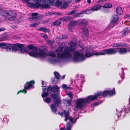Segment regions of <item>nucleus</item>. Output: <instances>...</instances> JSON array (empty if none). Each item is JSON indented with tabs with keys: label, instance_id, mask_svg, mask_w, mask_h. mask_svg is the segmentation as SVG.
I'll list each match as a JSON object with an SVG mask.
<instances>
[{
	"label": "nucleus",
	"instance_id": "f3484780",
	"mask_svg": "<svg viewBox=\"0 0 130 130\" xmlns=\"http://www.w3.org/2000/svg\"><path fill=\"white\" fill-rule=\"evenodd\" d=\"M85 58V57L84 55H81L79 56L74 57L73 59L75 61L79 62L82 61Z\"/></svg>",
	"mask_w": 130,
	"mask_h": 130
},
{
	"label": "nucleus",
	"instance_id": "20e7f679",
	"mask_svg": "<svg viewBox=\"0 0 130 130\" xmlns=\"http://www.w3.org/2000/svg\"><path fill=\"white\" fill-rule=\"evenodd\" d=\"M91 102L90 98L88 96L86 98H80L78 99L76 102V108H82L85 105V104L89 103Z\"/></svg>",
	"mask_w": 130,
	"mask_h": 130
},
{
	"label": "nucleus",
	"instance_id": "9d476101",
	"mask_svg": "<svg viewBox=\"0 0 130 130\" xmlns=\"http://www.w3.org/2000/svg\"><path fill=\"white\" fill-rule=\"evenodd\" d=\"M35 83V82L34 80H31L29 82H27L24 85V89L26 90L31 88Z\"/></svg>",
	"mask_w": 130,
	"mask_h": 130
},
{
	"label": "nucleus",
	"instance_id": "0e129e2a",
	"mask_svg": "<svg viewBox=\"0 0 130 130\" xmlns=\"http://www.w3.org/2000/svg\"><path fill=\"white\" fill-rule=\"evenodd\" d=\"M44 31L45 32H48L49 31V30L47 28H45Z\"/></svg>",
	"mask_w": 130,
	"mask_h": 130
},
{
	"label": "nucleus",
	"instance_id": "f257e3e1",
	"mask_svg": "<svg viewBox=\"0 0 130 130\" xmlns=\"http://www.w3.org/2000/svg\"><path fill=\"white\" fill-rule=\"evenodd\" d=\"M76 45V44L75 42H73L72 41H71L70 46H66V48L64 50L63 53H58L57 54V57L60 58L71 57L72 55L70 52L75 51V47Z\"/></svg>",
	"mask_w": 130,
	"mask_h": 130
},
{
	"label": "nucleus",
	"instance_id": "09e8293b",
	"mask_svg": "<svg viewBox=\"0 0 130 130\" xmlns=\"http://www.w3.org/2000/svg\"><path fill=\"white\" fill-rule=\"evenodd\" d=\"M64 3H63L62 4V5H61V7L62 8H65L66 7H67V5H68L69 4V3H67L66 2H63Z\"/></svg>",
	"mask_w": 130,
	"mask_h": 130
},
{
	"label": "nucleus",
	"instance_id": "0eeeda50",
	"mask_svg": "<svg viewBox=\"0 0 130 130\" xmlns=\"http://www.w3.org/2000/svg\"><path fill=\"white\" fill-rule=\"evenodd\" d=\"M101 52H98L96 51H93L92 53H86L85 56L86 57H89L93 55L99 56L101 55H105V49L102 50Z\"/></svg>",
	"mask_w": 130,
	"mask_h": 130
},
{
	"label": "nucleus",
	"instance_id": "ea45409f",
	"mask_svg": "<svg viewBox=\"0 0 130 130\" xmlns=\"http://www.w3.org/2000/svg\"><path fill=\"white\" fill-rule=\"evenodd\" d=\"M7 43H0V46L2 48L6 49V47Z\"/></svg>",
	"mask_w": 130,
	"mask_h": 130
},
{
	"label": "nucleus",
	"instance_id": "774afa93",
	"mask_svg": "<svg viewBox=\"0 0 130 130\" xmlns=\"http://www.w3.org/2000/svg\"><path fill=\"white\" fill-rule=\"evenodd\" d=\"M128 106L129 107L128 108L130 110V98L129 99V103L128 104Z\"/></svg>",
	"mask_w": 130,
	"mask_h": 130
},
{
	"label": "nucleus",
	"instance_id": "e2e57ef3",
	"mask_svg": "<svg viewBox=\"0 0 130 130\" xmlns=\"http://www.w3.org/2000/svg\"><path fill=\"white\" fill-rule=\"evenodd\" d=\"M75 12V11L74 10L72 11L71 12H70L69 13V14L71 15L74 13Z\"/></svg>",
	"mask_w": 130,
	"mask_h": 130
},
{
	"label": "nucleus",
	"instance_id": "4c0bfd02",
	"mask_svg": "<svg viewBox=\"0 0 130 130\" xmlns=\"http://www.w3.org/2000/svg\"><path fill=\"white\" fill-rule=\"evenodd\" d=\"M61 22L59 21H56L53 22L52 24V25L53 26L59 25L61 24Z\"/></svg>",
	"mask_w": 130,
	"mask_h": 130
},
{
	"label": "nucleus",
	"instance_id": "79ce46f5",
	"mask_svg": "<svg viewBox=\"0 0 130 130\" xmlns=\"http://www.w3.org/2000/svg\"><path fill=\"white\" fill-rule=\"evenodd\" d=\"M77 24V22L76 21H72L69 23V25L71 26L74 27Z\"/></svg>",
	"mask_w": 130,
	"mask_h": 130
},
{
	"label": "nucleus",
	"instance_id": "c85d7f7f",
	"mask_svg": "<svg viewBox=\"0 0 130 130\" xmlns=\"http://www.w3.org/2000/svg\"><path fill=\"white\" fill-rule=\"evenodd\" d=\"M130 31V29H129L128 28H126L125 29H123L122 32V35L123 36H125L127 35L129 32Z\"/></svg>",
	"mask_w": 130,
	"mask_h": 130
},
{
	"label": "nucleus",
	"instance_id": "1a4fd4ad",
	"mask_svg": "<svg viewBox=\"0 0 130 130\" xmlns=\"http://www.w3.org/2000/svg\"><path fill=\"white\" fill-rule=\"evenodd\" d=\"M102 92L101 91L97 92V93H95V95H89V96L90 99L91 101H93L98 100L99 96H101L102 94Z\"/></svg>",
	"mask_w": 130,
	"mask_h": 130
},
{
	"label": "nucleus",
	"instance_id": "a211bd4d",
	"mask_svg": "<svg viewBox=\"0 0 130 130\" xmlns=\"http://www.w3.org/2000/svg\"><path fill=\"white\" fill-rule=\"evenodd\" d=\"M102 7V6L100 5H97L93 6L90 9L91 12L96 11L99 10Z\"/></svg>",
	"mask_w": 130,
	"mask_h": 130
},
{
	"label": "nucleus",
	"instance_id": "412c9836",
	"mask_svg": "<svg viewBox=\"0 0 130 130\" xmlns=\"http://www.w3.org/2000/svg\"><path fill=\"white\" fill-rule=\"evenodd\" d=\"M50 108L52 111L54 113L56 112L57 111V109L56 106L53 104H51Z\"/></svg>",
	"mask_w": 130,
	"mask_h": 130
},
{
	"label": "nucleus",
	"instance_id": "e433bc0d",
	"mask_svg": "<svg viewBox=\"0 0 130 130\" xmlns=\"http://www.w3.org/2000/svg\"><path fill=\"white\" fill-rule=\"evenodd\" d=\"M44 101L46 103H50L52 101L51 99L49 97H46L45 99H44Z\"/></svg>",
	"mask_w": 130,
	"mask_h": 130
},
{
	"label": "nucleus",
	"instance_id": "423d86ee",
	"mask_svg": "<svg viewBox=\"0 0 130 130\" xmlns=\"http://www.w3.org/2000/svg\"><path fill=\"white\" fill-rule=\"evenodd\" d=\"M27 47L29 50H32V51H29L27 50L26 48V50H25V52L28 54L30 56L32 57L33 56H35L37 55V53L36 51H37L38 49V47L36 46H33L32 44H30L27 46Z\"/></svg>",
	"mask_w": 130,
	"mask_h": 130
},
{
	"label": "nucleus",
	"instance_id": "a18cd8bd",
	"mask_svg": "<svg viewBox=\"0 0 130 130\" xmlns=\"http://www.w3.org/2000/svg\"><path fill=\"white\" fill-rule=\"evenodd\" d=\"M59 80V79H57L55 77V78H51V81L54 84L57 83Z\"/></svg>",
	"mask_w": 130,
	"mask_h": 130
},
{
	"label": "nucleus",
	"instance_id": "2eb2a0df",
	"mask_svg": "<svg viewBox=\"0 0 130 130\" xmlns=\"http://www.w3.org/2000/svg\"><path fill=\"white\" fill-rule=\"evenodd\" d=\"M9 13V11L7 10H2V13L1 14V15L5 18L6 20H8Z\"/></svg>",
	"mask_w": 130,
	"mask_h": 130
},
{
	"label": "nucleus",
	"instance_id": "393cba45",
	"mask_svg": "<svg viewBox=\"0 0 130 130\" xmlns=\"http://www.w3.org/2000/svg\"><path fill=\"white\" fill-rule=\"evenodd\" d=\"M108 95L109 96H111L114 95L116 94L115 89L113 88L112 90H108Z\"/></svg>",
	"mask_w": 130,
	"mask_h": 130
},
{
	"label": "nucleus",
	"instance_id": "6e6d98bb",
	"mask_svg": "<svg viewBox=\"0 0 130 130\" xmlns=\"http://www.w3.org/2000/svg\"><path fill=\"white\" fill-rule=\"evenodd\" d=\"M70 122H72V123H74L75 122L76 120H74L73 118H71V117L70 119Z\"/></svg>",
	"mask_w": 130,
	"mask_h": 130
},
{
	"label": "nucleus",
	"instance_id": "c756f323",
	"mask_svg": "<svg viewBox=\"0 0 130 130\" xmlns=\"http://www.w3.org/2000/svg\"><path fill=\"white\" fill-rule=\"evenodd\" d=\"M72 18L71 17H64L61 19L62 21H68L72 19Z\"/></svg>",
	"mask_w": 130,
	"mask_h": 130
},
{
	"label": "nucleus",
	"instance_id": "603ef678",
	"mask_svg": "<svg viewBox=\"0 0 130 130\" xmlns=\"http://www.w3.org/2000/svg\"><path fill=\"white\" fill-rule=\"evenodd\" d=\"M48 55L53 57H55L56 56V55L53 52L50 51L48 52Z\"/></svg>",
	"mask_w": 130,
	"mask_h": 130
},
{
	"label": "nucleus",
	"instance_id": "7ed1b4c3",
	"mask_svg": "<svg viewBox=\"0 0 130 130\" xmlns=\"http://www.w3.org/2000/svg\"><path fill=\"white\" fill-rule=\"evenodd\" d=\"M128 51L126 48L122 47L118 48H109L108 49H105V55H112L116 54L117 52H119V54L123 55L126 53Z\"/></svg>",
	"mask_w": 130,
	"mask_h": 130
},
{
	"label": "nucleus",
	"instance_id": "a878e982",
	"mask_svg": "<svg viewBox=\"0 0 130 130\" xmlns=\"http://www.w3.org/2000/svg\"><path fill=\"white\" fill-rule=\"evenodd\" d=\"M116 11V13L119 15H121L123 13L122 8L120 7H117Z\"/></svg>",
	"mask_w": 130,
	"mask_h": 130
},
{
	"label": "nucleus",
	"instance_id": "dca6fc26",
	"mask_svg": "<svg viewBox=\"0 0 130 130\" xmlns=\"http://www.w3.org/2000/svg\"><path fill=\"white\" fill-rule=\"evenodd\" d=\"M63 115L65 118L64 120L67 121V120H69L71 117L69 115V111H67L66 110L64 111L63 112Z\"/></svg>",
	"mask_w": 130,
	"mask_h": 130
},
{
	"label": "nucleus",
	"instance_id": "473e14b6",
	"mask_svg": "<svg viewBox=\"0 0 130 130\" xmlns=\"http://www.w3.org/2000/svg\"><path fill=\"white\" fill-rule=\"evenodd\" d=\"M37 21L34 23H32L29 25L30 27H34L39 25L40 23V21L39 20H37Z\"/></svg>",
	"mask_w": 130,
	"mask_h": 130
},
{
	"label": "nucleus",
	"instance_id": "5fc2aeb1",
	"mask_svg": "<svg viewBox=\"0 0 130 130\" xmlns=\"http://www.w3.org/2000/svg\"><path fill=\"white\" fill-rule=\"evenodd\" d=\"M21 92L24 93L25 94L26 93H27V91L24 89L23 90H20L18 92L17 94H18Z\"/></svg>",
	"mask_w": 130,
	"mask_h": 130
},
{
	"label": "nucleus",
	"instance_id": "bf43d9fd",
	"mask_svg": "<svg viewBox=\"0 0 130 130\" xmlns=\"http://www.w3.org/2000/svg\"><path fill=\"white\" fill-rule=\"evenodd\" d=\"M44 88H42V90L43 91L42 93H43L45 92V91L47 90V87L45 86H43Z\"/></svg>",
	"mask_w": 130,
	"mask_h": 130
},
{
	"label": "nucleus",
	"instance_id": "de8ad7c7",
	"mask_svg": "<svg viewBox=\"0 0 130 130\" xmlns=\"http://www.w3.org/2000/svg\"><path fill=\"white\" fill-rule=\"evenodd\" d=\"M84 14H89L91 13L90 9H87L82 11Z\"/></svg>",
	"mask_w": 130,
	"mask_h": 130
},
{
	"label": "nucleus",
	"instance_id": "9b49d317",
	"mask_svg": "<svg viewBox=\"0 0 130 130\" xmlns=\"http://www.w3.org/2000/svg\"><path fill=\"white\" fill-rule=\"evenodd\" d=\"M129 46V45L125 43H113L112 44V46L116 47H126Z\"/></svg>",
	"mask_w": 130,
	"mask_h": 130
},
{
	"label": "nucleus",
	"instance_id": "6ab92c4d",
	"mask_svg": "<svg viewBox=\"0 0 130 130\" xmlns=\"http://www.w3.org/2000/svg\"><path fill=\"white\" fill-rule=\"evenodd\" d=\"M54 0H53L52 1V0H44V1H43L42 0V2H41V4H45L48 5L49 6V7L48 8H44L42 9L43 8L46 9L49 8H50V6L48 4H45V3L46 2H47V3H48L50 5H52L53 4V2H54Z\"/></svg>",
	"mask_w": 130,
	"mask_h": 130
},
{
	"label": "nucleus",
	"instance_id": "2f4dec72",
	"mask_svg": "<svg viewBox=\"0 0 130 130\" xmlns=\"http://www.w3.org/2000/svg\"><path fill=\"white\" fill-rule=\"evenodd\" d=\"M12 44L7 43L6 50L7 51H11L12 50Z\"/></svg>",
	"mask_w": 130,
	"mask_h": 130
},
{
	"label": "nucleus",
	"instance_id": "bb28decb",
	"mask_svg": "<svg viewBox=\"0 0 130 130\" xmlns=\"http://www.w3.org/2000/svg\"><path fill=\"white\" fill-rule=\"evenodd\" d=\"M9 15L8 20L10 18L15 17L16 14L14 11H9Z\"/></svg>",
	"mask_w": 130,
	"mask_h": 130
},
{
	"label": "nucleus",
	"instance_id": "5701e85b",
	"mask_svg": "<svg viewBox=\"0 0 130 130\" xmlns=\"http://www.w3.org/2000/svg\"><path fill=\"white\" fill-rule=\"evenodd\" d=\"M53 103L56 106H58L60 103L61 101L60 99L57 98L56 99H54L53 100Z\"/></svg>",
	"mask_w": 130,
	"mask_h": 130
},
{
	"label": "nucleus",
	"instance_id": "39448f33",
	"mask_svg": "<svg viewBox=\"0 0 130 130\" xmlns=\"http://www.w3.org/2000/svg\"><path fill=\"white\" fill-rule=\"evenodd\" d=\"M12 51L16 52L19 50L21 53H25L26 47L24 46V44L20 43H17L16 44H12Z\"/></svg>",
	"mask_w": 130,
	"mask_h": 130
},
{
	"label": "nucleus",
	"instance_id": "680f3d73",
	"mask_svg": "<svg viewBox=\"0 0 130 130\" xmlns=\"http://www.w3.org/2000/svg\"><path fill=\"white\" fill-rule=\"evenodd\" d=\"M99 103L98 102H97L94 103L93 104V105L94 106H97L99 105Z\"/></svg>",
	"mask_w": 130,
	"mask_h": 130
},
{
	"label": "nucleus",
	"instance_id": "cd10ccee",
	"mask_svg": "<svg viewBox=\"0 0 130 130\" xmlns=\"http://www.w3.org/2000/svg\"><path fill=\"white\" fill-rule=\"evenodd\" d=\"M52 92L54 93L58 92L59 90V88L56 85L53 86L52 87Z\"/></svg>",
	"mask_w": 130,
	"mask_h": 130
},
{
	"label": "nucleus",
	"instance_id": "8fccbe9b",
	"mask_svg": "<svg viewBox=\"0 0 130 130\" xmlns=\"http://www.w3.org/2000/svg\"><path fill=\"white\" fill-rule=\"evenodd\" d=\"M47 92L50 94L52 92V87L51 86H48L47 88Z\"/></svg>",
	"mask_w": 130,
	"mask_h": 130
},
{
	"label": "nucleus",
	"instance_id": "f704fd0d",
	"mask_svg": "<svg viewBox=\"0 0 130 130\" xmlns=\"http://www.w3.org/2000/svg\"><path fill=\"white\" fill-rule=\"evenodd\" d=\"M83 11H80V12L77 13L75 14L74 15V17L75 18L76 17H83Z\"/></svg>",
	"mask_w": 130,
	"mask_h": 130
},
{
	"label": "nucleus",
	"instance_id": "052dcab7",
	"mask_svg": "<svg viewBox=\"0 0 130 130\" xmlns=\"http://www.w3.org/2000/svg\"><path fill=\"white\" fill-rule=\"evenodd\" d=\"M72 0H63V2H66L69 4L71 3Z\"/></svg>",
	"mask_w": 130,
	"mask_h": 130
},
{
	"label": "nucleus",
	"instance_id": "f8f14e48",
	"mask_svg": "<svg viewBox=\"0 0 130 130\" xmlns=\"http://www.w3.org/2000/svg\"><path fill=\"white\" fill-rule=\"evenodd\" d=\"M89 32V31L87 28L84 27L82 29L83 38L85 39L87 38L88 36Z\"/></svg>",
	"mask_w": 130,
	"mask_h": 130
},
{
	"label": "nucleus",
	"instance_id": "58836bf2",
	"mask_svg": "<svg viewBox=\"0 0 130 130\" xmlns=\"http://www.w3.org/2000/svg\"><path fill=\"white\" fill-rule=\"evenodd\" d=\"M107 96H108V90H105L103 91L102 92V96L103 97H105Z\"/></svg>",
	"mask_w": 130,
	"mask_h": 130
},
{
	"label": "nucleus",
	"instance_id": "6e6552de",
	"mask_svg": "<svg viewBox=\"0 0 130 130\" xmlns=\"http://www.w3.org/2000/svg\"><path fill=\"white\" fill-rule=\"evenodd\" d=\"M39 51L38 53H37L36 51V53H37V55L35 56H33V57L37 58L38 56L41 57H45L46 56V54L45 53L46 50L44 48H39Z\"/></svg>",
	"mask_w": 130,
	"mask_h": 130
},
{
	"label": "nucleus",
	"instance_id": "37998d69",
	"mask_svg": "<svg viewBox=\"0 0 130 130\" xmlns=\"http://www.w3.org/2000/svg\"><path fill=\"white\" fill-rule=\"evenodd\" d=\"M112 5L111 4H105L104 6H102V7L105 8H111L112 7Z\"/></svg>",
	"mask_w": 130,
	"mask_h": 130
},
{
	"label": "nucleus",
	"instance_id": "c9c22d12",
	"mask_svg": "<svg viewBox=\"0 0 130 130\" xmlns=\"http://www.w3.org/2000/svg\"><path fill=\"white\" fill-rule=\"evenodd\" d=\"M50 97L53 99H56L58 98L59 96V94L58 93L54 94L52 93L50 94Z\"/></svg>",
	"mask_w": 130,
	"mask_h": 130
},
{
	"label": "nucleus",
	"instance_id": "3c124183",
	"mask_svg": "<svg viewBox=\"0 0 130 130\" xmlns=\"http://www.w3.org/2000/svg\"><path fill=\"white\" fill-rule=\"evenodd\" d=\"M74 57H76L77 56H79L81 55H83L82 54H80V53L78 51H75L74 53Z\"/></svg>",
	"mask_w": 130,
	"mask_h": 130
},
{
	"label": "nucleus",
	"instance_id": "b1692460",
	"mask_svg": "<svg viewBox=\"0 0 130 130\" xmlns=\"http://www.w3.org/2000/svg\"><path fill=\"white\" fill-rule=\"evenodd\" d=\"M122 71L121 73H119V75L120 76V78H121V79H119L118 82L119 83H120L123 80L124 78V71L122 69Z\"/></svg>",
	"mask_w": 130,
	"mask_h": 130
},
{
	"label": "nucleus",
	"instance_id": "13d9d810",
	"mask_svg": "<svg viewBox=\"0 0 130 130\" xmlns=\"http://www.w3.org/2000/svg\"><path fill=\"white\" fill-rule=\"evenodd\" d=\"M62 88L63 89H67L69 87L67 85L63 84L62 86Z\"/></svg>",
	"mask_w": 130,
	"mask_h": 130
},
{
	"label": "nucleus",
	"instance_id": "ddd939ff",
	"mask_svg": "<svg viewBox=\"0 0 130 130\" xmlns=\"http://www.w3.org/2000/svg\"><path fill=\"white\" fill-rule=\"evenodd\" d=\"M64 44V42L61 43L58 48L56 50V51L57 52H62L63 48H64L65 49L66 48V46Z\"/></svg>",
	"mask_w": 130,
	"mask_h": 130
},
{
	"label": "nucleus",
	"instance_id": "a19ab883",
	"mask_svg": "<svg viewBox=\"0 0 130 130\" xmlns=\"http://www.w3.org/2000/svg\"><path fill=\"white\" fill-rule=\"evenodd\" d=\"M54 74L55 78L60 80V78L61 76L60 75L58 72H55L54 73Z\"/></svg>",
	"mask_w": 130,
	"mask_h": 130
},
{
	"label": "nucleus",
	"instance_id": "7c9ffc66",
	"mask_svg": "<svg viewBox=\"0 0 130 130\" xmlns=\"http://www.w3.org/2000/svg\"><path fill=\"white\" fill-rule=\"evenodd\" d=\"M63 103L66 105L67 106H69L71 104V101L69 100L63 99Z\"/></svg>",
	"mask_w": 130,
	"mask_h": 130
},
{
	"label": "nucleus",
	"instance_id": "c03bdc74",
	"mask_svg": "<svg viewBox=\"0 0 130 130\" xmlns=\"http://www.w3.org/2000/svg\"><path fill=\"white\" fill-rule=\"evenodd\" d=\"M62 1H60L59 0H57L55 3V5L56 6H61L62 3Z\"/></svg>",
	"mask_w": 130,
	"mask_h": 130
},
{
	"label": "nucleus",
	"instance_id": "4468645a",
	"mask_svg": "<svg viewBox=\"0 0 130 130\" xmlns=\"http://www.w3.org/2000/svg\"><path fill=\"white\" fill-rule=\"evenodd\" d=\"M31 14L32 17L31 19L34 20H41L42 18L41 15L38 16L39 15V14L37 13H31Z\"/></svg>",
	"mask_w": 130,
	"mask_h": 130
},
{
	"label": "nucleus",
	"instance_id": "aec40b11",
	"mask_svg": "<svg viewBox=\"0 0 130 130\" xmlns=\"http://www.w3.org/2000/svg\"><path fill=\"white\" fill-rule=\"evenodd\" d=\"M119 16L117 14L114 15L112 17L111 23H116L119 19Z\"/></svg>",
	"mask_w": 130,
	"mask_h": 130
},
{
	"label": "nucleus",
	"instance_id": "f03ea898",
	"mask_svg": "<svg viewBox=\"0 0 130 130\" xmlns=\"http://www.w3.org/2000/svg\"><path fill=\"white\" fill-rule=\"evenodd\" d=\"M30 0H22L24 3H27L28 7L34 9H38L40 8L41 9H42L44 8H48L49 7L48 5L42 4H41L42 0H33L35 4L33 3H29Z\"/></svg>",
	"mask_w": 130,
	"mask_h": 130
},
{
	"label": "nucleus",
	"instance_id": "69168bd1",
	"mask_svg": "<svg viewBox=\"0 0 130 130\" xmlns=\"http://www.w3.org/2000/svg\"><path fill=\"white\" fill-rule=\"evenodd\" d=\"M45 28H44L43 27H40L39 28V29L42 31H44V29Z\"/></svg>",
	"mask_w": 130,
	"mask_h": 130
},
{
	"label": "nucleus",
	"instance_id": "4be33fe9",
	"mask_svg": "<svg viewBox=\"0 0 130 130\" xmlns=\"http://www.w3.org/2000/svg\"><path fill=\"white\" fill-rule=\"evenodd\" d=\"M79 23L83 25H87L88 24V21L85 19H82L78 21Z\"/></svg>",
	"mask_w": 130,
	"mask_h": 130
},
{
	"label": "nucleus",
	"instance_id": "864d4df0",
	"mask_svg": "<svg viewBox=\"0 0 130 130\" xmlns=\"http://www.w3.org/2000/svg\"><path fill=\"white\" fill-rule=\"evenodd\" d=\"M66 126L67 129H71L72 127V126L71 123L70 122H68L66 125Z\"/></svg>",
	"mask_w": 130,
	"mask_h": 130
},
{
	"label": "nucleus",
	"instance_id": "49530a36",
	"mask_svg": "<svg viewBox=\"0 0 130 130\" xmlns=\"http://www.w3.org/2000/svg\"><path fill=\"white\" fill-rule=\"evenodd\" d=\"M49 94V93H48L47 92H45L43 93H42L41 94V96L43 98H46L48 96Z\"/></svg>",
	"mask_w": 130,
	"mask_h": 130
},
{
	"label": "nucleus",
	"instance_id": "338daca9",
	"mask_svg": "<svg viewBox=\"0 0 130 130\" xmlns=\"http://www.w3.org/2000/svg\"><path fill=\"white\" fill-rule=\"evenodd\" d=\"M58 114L59 115H60V116H63V112H58Z\"/></svg>",
	"mask_w": 130,
	"mask_h": 130
},
{
	"label": "nucleus",
	"instance_id": "4d7b16f0",
	"mask_svg": "<svg viewBox=\"0 0 130 130\" xmlns=\"http://www.w3.org/2000/svg\"><path fill=\"white\" fill-rule=\"evenodd\" d=\"M67 94H68V95L70 97V98L71 99H72L73 98V95L71 93L69 92H68V93Z\"/></svg>",
	"mask_w": 130,
	"mask_h": 130
},
{
	"label": "nucleus",
	"instance_id": "72a5a7b5",
	"mask_svg": "<svg viewBox=\"0 0 130 130\" xmlns=\"http://www.w3.org/2000/svg\"><path fill=\"white\" fill-rule=\"evenodd\" d=\"M67 37V35H61L59 36H57V38L59 39H65Z\"/></svg>",
	"mask_w": 130,
	"mask_h": 130
}]
</instances>
